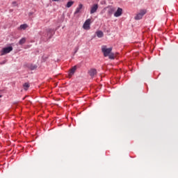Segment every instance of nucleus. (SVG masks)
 I'll return each instance as SVG.
<instances>
[{
  "label": "nucleus",
  "instance_id": "4",
  "mask_svg": "<svg viewBox=\"0 0 178 178\" xmlns=\"http://www.w3.org/2000/svg\"><path fill=\"white\" fill-rule=\"evenodd\" d=\"M90 24H91V19H88L84 22L83 27L85 30H90Z\"/></svg>",
  "mask_w": 178,
  "mask_h": 178
},
{
  "label": "nucleus",
  "instance_id": "17",
  "mask_svg": "<svg viewBox=\"0 0 178 178\" xmlns=\"http://www.w3.org/2000/svg\"><path fill=\"white\" fill-rule=\"evenodd\" d=\"M29 69H31V70H35V69H37V66L36 65H31L29 66Z\"/></svg>",
  "mask_w": 178,
  "mask_h": 178
},
{
  "label": "nucleus",
  "instance_id": "8",
  "mask_svg": "<svg viewBox=\"0 0 178 178\" xmlns=\"http://www.w3.org/2000/svg\"><path fill=\"white\" fill-rule=\"evenodd\" d=\"M88 74L90 76L94 77L95 76H97V70L96 69H90L88 72Z\"/></svg>",
  "mask_w": 178,
  "mask_h": 178
},
{
  "label": "nucleus",
  "instance_id": "7",
  "mask_svg": "<svg viewBox=\"0 0 178 178\" xmlns=\"http://www.w3.org/2000/svg\"><path fill=\"white\" fill-rule=\"evenodd\" d=\"M98 10V4H94L90 8V15L95 13Z\"/></svg>",
  "mask_w": 178,
  "mask_h": 178
},
{
  "label": "nucleus",
  "instance_id": "13",
  "mask_svg": "<svg viewBox=\"0 0 178 178\" xmlns=\"http://www.w3.org/2000/svg\"><path fill=\"white\" fill-rule=\"evenodd\" d=\"M23 88H24V90H25V91H27L29 90V88H30V83H24Z\"/></svg>",
  "mask_w": 178,
  "mask_h": 178
},
{
  "label": "nucleus",
  "instance_id": "6",
  "mask_svg": "<svg viewBox=\"0 0 178 178\" xmlns=\"http://www.w3.org/2000/svg\"><path fill=\"white\" fill-rule=\"evenodd\" d=\"M76 70H77V66H74L70 70L69 74H68V77L71 79V77L76 73Z\"/></svg>",
  "mask_w": 178,
  "mask_h": 178
},
{
  "label": "nucleus",
  "instance_id": "10",
  "mask_svg": "<svg viewBox=\"0 0 178 178\" xmlns=\"http://www.w3.org/2000/svg\"><path fill=\"white\" fill-rule=\"evenodd\" d=\"M115 10H116V8L110 7L108 10V15H113V13H115Z\"/></svg>",
  "mask_w": 178,
  "mask_h": 178
},
{
  "label": "nucleus",
  "instance_id": "20",
  "mask_svg": "<svg viewBox=\"0 0 178 178\" xmlns=\"http://www.w3.org/2000/svg\"><path fill=\"white\" fill-rule=\"evenodd\" d=\"M54 2H58L59 0H52Z\"/></svg>",
  "mask_w": 178,
  "mask_h": 178
},
{
  "label": "nucleus",
  "instance_id": "5",
  "mask_svg": "<svg viewBox=\"0 0 178 178\" xmlns=\"http://www.w3.org/2000/svg\"><path fill=\"white\" fill-rule=\"evenodd\" d=\"M123 15V9L120 8H118L117 10L114 13V17H120Z\"/></svg>",
  "mask_w": 178,
  "mask_h": 178
},
{
  "label": "nucleus",
  "instance_id": "14",
  "mask_svg": "<svg viewBox=\"0 0 178 178\" xmlns=\"http://www.w3.org/2000/svg\"><path fill=\"white\" fill-rule=\"evenodd\" d=\"M29 27V25H27L26 24H24L20 25L19 26V29L20 30H26V29H27Z\"/></svg>",
  "mask_w": 178,
  "mask_h": 178
},
{
  "label": "nucleus",
  "instance_id": "11",
  "mask_svg": "<svg viewBox=\"0 0 178 178\" xmlns=\"http://www.w3.org/2000/svg\"><path fill=\"white\" fill-rule=\"evenodd\" d=\"M96 34H97L98 38H102V37H104V32L103 31H98L97 32H96Z\"/></svg>",
  "mask_w": 178,
  "mask_h": 178
},
{
  "label": "nucleus",
  "instance_id": "19",
  "mask_svg": "<svg viewBox=\"0 0 178 178\" xmlns=\"http://www.w3.org/2000/svg\"><path fill=\"white\" fill-rule=\"evenodd\" d=\"M6 62L3 61V63H0V65H5Z\"/></svg>",
  "mask_w": 178,
  "mask_h": 178
},
{
  "label": "nucleus",
  "instance_id": "9",
  "mask_svg": "<svg viewBox=\"0 0 178 178\" xmlns=\"http://www.w3.org/2000/svg\"><path fill=\"white\" fill-rule=\"evenodd\" d=\"M81 9H83V4H79L78 7L76 8L74 15H77V13H80L81 12Z\"/></svg>",
  "mask_w": 178,
  "mask_h": 178
},
{
  "label": "nucleus",
  "instance_id": "16",
  "mask_svg": "<svg viewBox=\"0 0 178 178\" xmlns=\"http://www.w3.org/2000/svg\"><path fill=\"white\" fill-rule=\"evenodd\" d=\"M109 59H115V54L111 53L108 56Z\"/></svg>",
  "mask_w": 178,
  "mask_h": 178
},
{
  "label": "nucleus",
  "instance_id": "21",
  "mask_svg": "<svg viewBox=\"0 0 178 178\" xmlns=\"http://www.w3.org/2000/svg\"><path fill=\"white\" fill-rule=\"evenodd\" d=\"M0 98H2V95H0Z\"/></svg>",
  "mask_w": 178,
  "mask_h": 178
},
{
  "label": "nucleus",
  "instance_id": "22",
  "mask_svg": "<svg viewBox=\"0 0 178 178\" xmlns=\"http://www.w3.org/2000/svg\"><path fill=\"white\" fill-rule=\"evenodd\" d=\"M49 38H51V35H49Z\"/></svg>",
  "mask_w": 178,
  "mask_h": 178
},
{
  "label": "nucleus",
  "instance_id": "3",
  "mask_svg": "<svg viewBox=\"0 0 178 178\" xmlns=\"http://www.w3.org/2000/svg\"><path fill=\"white\" fill-rule=\"evenodd\" d=\"M147 13L146 10H140L139 13L136 15V16L134 17L135 20H141L143 19V16Z\"/></svg>",
  "mask_w": 178,
  "mask_h": 178
},
{
  "label": "nucleus",
  "instance_id": "2",
  "mask_svg": "<svg viewBox=\"0 0 178 178\" xmlns=\"http://www.w3.org/2000/svg\"><path fill=\"white\" fill-rule=\"evenodd\" d=\"M12 51H13V47H4L1 51V56L6 55V54H9L10 52H12Z\"/></svg>",
  "mask_w": 178,
  "mask_h": 178
},
{
  "label": "nucleus",
  "instance_id": "1",
  "mask_svg": "<svg viewBox=\"0 0 178 178\" xmlns=\"http://www.w3.org/2000/svg\"><path fill=\"white\" fill-rule=\"evenodd\" d=\"M102 52L104 54V56L106 57L112 52V47L106 48V46H102Z\"/></svg>",
  "mask_w": 178,
  "mask_h": 178
},
{
  "label": "nucleus",
  "instance_id": "12",
  "mask_svg": "<svg viewBox=\"0 0 178 178\" xmlns=\"http://www.w3.org/2000/svg\"><path fill=\"white\" fill-rule=\"evenodd\" d=\"M26 40L27 39L26 38H22L18 42L19 45H23V44H26Z\"/></svg>",
  "mask_w": 178,
  "mask_h": 178
},
{
  "label": "nucleus",
  "instance_id": "18",
  "mask_svg": "<svg viewBox=\"0 0 178 178\" xmlns=\"http://www.w3.org/2000/svg\"><path fill=\"white\" fill-rule=\"evenodd\" d=\"M13 6H17V2L13 1Z\"/></svg>",
  "mask_w": 178,
  "mask_h": 178
},
{
  "label": "nucleus",
  "instance_id": "15",
  "mask_svg": "<svg viewBox=\"0 0 178 178\" xmlns=\"http://www.w3.org/2000/svg\"><path fill=\"white\" fill-rule=\"evenodd\" d=\"M73 3H74V1H68L67 3V8H70L71 6H73Z\"/></svg>",
  "mask_w": 178,
  "mask_h": 178
}]
</instances>
